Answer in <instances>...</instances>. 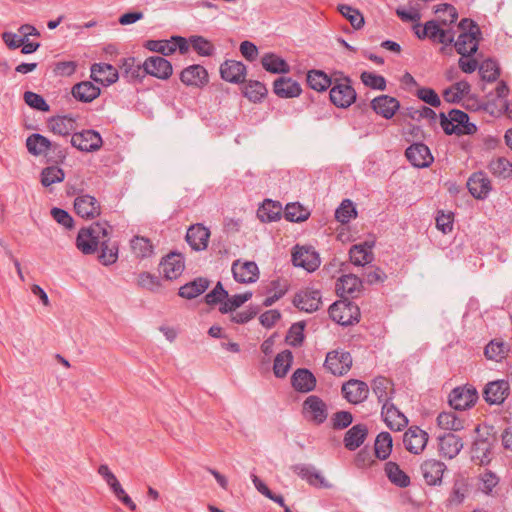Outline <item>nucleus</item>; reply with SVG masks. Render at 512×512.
<instances>
[{
	"instance_id": "dca6fc26",
	"label": "nucleus",
	"mask_w": 512,
	"mask_h": 512,
	"mask_svg": "<svg viewBox=\"0 0 512 512\" xmlns=\"http://www.w3.org/2000/svg\"><path fill=\"white\" fill-rule=\"evenodd\" d=\"M478 396L475 389L457 387L449 396V403L455 410H465L476 402Z\"/></svg>"
},
{
	"instance_id": "de8ad7c7",
	"label": "nucleus",
	"mask_w": 512,
	"mask_h": 512,
	"mask_svg": "<svg viewBox=\"0 0 512 512\" xmlns=\"http://www.w3.org/2000/svg\"><path fill=\"white\" fill-rule=\"evenodd\" d=\"M437 424L440 428L449 431H459L464 428V420L452 411L440 413L437 417Z\"/></svg>"
},
{
	"instance_id": "9d476101",
	"label": "nucleus",
	"mask_w": 512,
	"mask_h": 512,
	"mask_svg": "<svg viewBox=\"0 0 512 512\" xmlns=\"http://www.w3.org/2000/svg\"><path fill=\"white\" fill-rule=\"evenodd\" d=\"M341 391L349 403L359 404L367 399L369 387L364 381L350 379L342 385Z\"/></svg>"
},
{
	"instance_id": "13d9d810",
	"label": "nucleus",
	"mask_w": 512,
	"mask_h": 512,
	"mask_svg": "<svg viewBox=\"0 0 512 512\" xmlns=\"http://www.w3.org/2000/svg\"><path fill=\"white\" fill-rule=\"evenodd\" d=\"M338 10L355 29H360L364 25V17L359 10L345 4L339 5Z\"/></svg>"
},
{
	"instance_id": "69168bd1",
	"label": "nucleus",
	"mask_w": 512,
	"mask_h": 512,
	"mask_svg": "<svg viewBox=\"0 0 512 512\" xmlns=\"http://www.w3.org/2000/svg\"><path fill=\"white\" fill-rule=\"evenodd\" d=\"M145 48L162 55H170L176 51V46H171L170 41L166 40H148Z\"/></svg>"
},
{
	"instance_id": "774afa93",
	"label": "nucleus",
	"mask_w": 512,
	"mask_h": 512,
	"mask_svg": "<svg viewBox=\"0 0 512 512\" xmlns=\"http://www.w3.org/2000/svg\"><path fill=\"white\" fill-rule=\"evenodd\" d=\"M227 297L228 292L223 288L222 283L218 282L213 290L205 296V301L208 305H215L219 303L221 306L222 302H224Z\"/></svg>"
},
{
	"instance_id": "f704fd0d",
	"label": "nucleus",
	"mask_w": 512,
	"mask_h": 512,
	"mask_svg": "<svg viewBox=\"0 0 512 512\" xmlns=\"http://www.w3.org/2000/svg\"><path fill=\"white\" fill-rule=\"evenodd\" d=\"M263 68L270 73L286 74L290 72L289 64L275 53H266L261 58Z\"/></svg>"
},
{
	"instance_id": "79ce46f5",
	"label": "nucleus",
	"mask_w": 512,
	"mask_h": 512,
	"mask_svg": "<svg viewBox=\"0 0 512 512\" xmlns=\"http://www.w3.org/2000/svg\"><path fill=\"white\" fill-rule=\"evenodd\" d=\"M282 207L280 204L265 200L257 211V216L262 222H273L280 218Z\"/></svg>"
},
{
	"instance_id": "473e14b6",
	"label": "nucleus",
	"mask_w": 512,
	"mask_h": 512,
	"mask_svg": "<svg viewBox=\"0 0 512 512\" xmlns=\"http://www.w3.org/2000/svg\"><path fill=\"white\" fill-rule=\"evenodd\" d=\"M48 127L54 134L67 136L76 130V120L72 116H55L49 119Z\"/></svg>"
},
{
	"instance_id": "37998d69",
	"label": "nucleus",
	"mask_w": 512,
	"mask_h": 512,
	"mask_svg": "<svg viewBox=\"0 0 512 512\" xmlns=\"http://www.w3.org/2000/svg\"><path fill=\"white\" fill-rule=\"evenodd\" d=\"M393 441L390 433L381 432L377 435L374 443L375 456L380 460L389 457L392 451Z\"/></svg>"
},
{
	"instance_id": "2eb2a0df",
	"label": "nucleus",
	"mask_w": 512,
	"mask_h": 512,
	"mask_svg": "<svg viewBox=\"0 0 512 512\" xmlns=\"http://www.w3.org/2000/svg\"><path fill=\"white\" fill-rule=\"evenodd\" d=\"M428 442V434L417 426L410 427L403 437L405 448L413 453L420 454L426 447Z\"/></svg>"
},
{
	"instance_id": "bf43d9fd",
	"label": "nucleus",
	"mask_w": 512,
	"mask_h": 512,
	"mask_svg": "<svg viewBox=\"0 0 512 512\" xmlns=\"http://www.w3.org/2000/svg\"><path fill=\"white\" fill-rule=\"evenodd\" d=\"M356 217V209L349 199L342 201L341 205L335 211V218L337 221L345 224L352 218Z\"/></svg>"
},
{
	"instance_id": "7c9ffc66",
	"label": "nucleus",
	"mask_w": 512,
	"mask_h": 512,
	"mask_svg": "<svg viewBox=\"0 0 512 512\" xmlns=\"http://www.w3.org/2000/svg\"><path fill=\"white\" fill-rule=\"evenodd\" d=\"M291 384L296 391L307 393L316 387V378L308 369L299 368L293 373Z\"/></svg>"
},
{
	"instance_id": "a878e982",
	"label": "nucleus",
	"mask_w": 512,
	"mask_h": 512,
	"mask_svg": "<svg viewBox=\"0 0 512 512\" xmlns=\"http://www.w3.org/2000/svg\"><path fill=\"white\" fill-rule=\"evenodd\" d=\"M372 109L385 119L392 118L400 107L399 101L388 95H381L371 102Z\"/></svg>"
},
{
	"instance_id": "4d7b16f0",
	"label": "nucleus",
	"mask_w": 512,
	"mask_h": 512,
	"mask_svg": "<svg viewBox=\"0 0 512 512\" xmlns=\"http://www.w3.org/2000/svg\"><path fill=\"white\" fill-rule=\"evenodd\" d=\"M284 215L290 222H302L309 217V212L299 203H291L286 205Z\"/></svg>"
},
{
	"instance_id": "72a5a7b5",
	"label": "nucleus",
	"mask_w": 512,
	"mask_h": 512,
	"mask_svg": "<svg viewBox=\"0 0 512 512\" xmlns=\"http://www.w3.org/2000/svg\"><path fill=\"white\" fill-rule=\"evenodd\" d=\"M368 434V429L364 424H357L351 427L344 436V445L350 450L354 451L365 441Z\"/></svg>"
},
{
	"instance_id": "9b49d317",
	"label": "nucleus",
	"mask_w": 512,
	"mask_h": 512,
	"mask_svg": "<svg viewBox=\"0 0 512 512\" xmlns=\"http://www.w3.org/2000/svg\"><path fill=\"white\" fill-rule=\"evenodd\" d=\"M292 262L295 266L304 268L308 272L315 271L320 265V257L310 247H296L292 253Z\"/></svg>"
},
{
	"instance_id": "4468645a",
	"label": "nucleus",
	"mask_w": 512,
	"mask_h": 512,
	"mask_svg": "<svg viewBox=\"0 0 512 512\" xmlns=\"http://www.w3.org/2000/svg\"><path fill=\"white\" fill-rule=\"evenodd\" d=\"M232 273L237 282L244 284L254 283L259 278L258 266L253 261H235L232 265Z\"/></svg>"
},
{
	"instance_id": "a19ab883",
	"label": "nucleus",
	"mask_w": 512,
	"mask_h": 512,
	"mask_svg": "<svg viewBox=\"0 0 512 512\" xmlns=\"http://www.w3.org/2000/svg\"><path fill=\"white\" fill-rule=\"evenodd\" d=\"M470 89L471 86L467 81H459L445 89L443 97L449 103H458L470 92Z\"/></svg>"
},
{
	"instance_id": "c9c22d12",
	"label": "nucleus",
	"mask_w": 512,
	"mask_h": 512,
	"mask_svg": "<svg viewBox=\"0 0 512 512\" xmlns=\"http://www.w3.org/2000/svg\"><path fill=\"white\" fill-rule=\"evenodd\" d=\"M209 280L199 277L193 281L186 283L179 289V296L186 299H193L202 294L209 287Z\"/></svg>"
},
{
	"instance_id": "7ed1b4c3",
	"label": "nucleus",
	"mask_w": 512,
	"mask_h": 512,
	"mask_svg": "<svg viewBox=\"0 0 512 512\" xmlns=\"http://www.w3.org/2000/svg\"><path fill=\"white\" fill-rule=\"evenodd\" d=\"M331 319L342 326L353 325L360 319L359 307L346 299L334 302L329 307Z\"/></svg>"
},
{
	"instance_id": "20e7f679",
	"label": "nucleus",
	"mask_w": 512,
	"mask_h": 512,
	"mask_svg": "<svg viewBox=\"0 0 512 512\" xmlns=\"http://www.w3.org/2000/svg\"><path fill=\"white\" fill-rule=\"evenodd\" d=\"M302 412L304 418L315 425L323 424L328 417L326 403L316 395H310L304 400Z\"/></svg>"
},
{
	"instance_id": "0eeeda50",
	"label": "nucleus",
	"mask_w": 512,
	"mask_h": 512,
	"mask_svg": "<svg viewBox=\"0 0 512 512\" xmlns=\"http://www.w3.org/2000/svg\"><path fill=\"white\" fill-rule=\"evenodd\" d=\"M70 142L73 147L83 152L97 151L103 143L100 134L94 130L73 133Z\"/></svg>"
},
{
	"instance_id": "ddd939ff",
	"label": "nucleus",
	"mask_w": 512,
	"mask_h": 512,
	"mask_svg": "<svg viewBox=\"0 0 512 512\" xmlns=\"http://www.w3.org/2000/svg\"><path fill=\"white\" fill-rule=\"evenodd\" d=\"M420 470L427 485L437 486L442 483L446 465L436 459H427L421 464Z\"/></svg>"
},
{
	"instance_id": "603ef678",
	"label": "nucleus",
	"mask_w": 512,
	"mask_h": 512,
	"mask_svg": "<svg viewBox=\"0 0 512 512\" xmlns=\"http://www.w3.org/2000/svg\"><path fill=\"white\" fill-rule=\"evenodd\" d=\"M64 171L57 166H49L41 172V184L44 187H49L55 183H60L64 180Z\"/></svg>"
},
{
	"instance_id": "bb28decb",
	"label": "nucleus",
	"mask_w": 512,
	"mask_h": 512,
	"mask_svg": "<svg viewBox=\"0 0 512 512\" xmlns=\"http://www.w3.org/2000/svg\"><path fill=\"white\" fill-rule=\"evenodd\" d=\"M209 237L210 231L201 224L192 225L186 233V241L196 251L206 249Z\"/></svg>"
},
{
	"instance_id": "b1692460",
	"label": "nucleus",
	"mask_w": 512,
	"mask_h": 512,
	"mask_svg": "<svg viewBox=\"0 0 512 512\" xmlns=\"http://www.w3.org/2000/svg\"><path fill=\"white\" fill-rule=\"evenodd\" d=\"M117 69L106 63H95L91 67V78L102 85H111L118 80Z\"/></svg>"
},
{
	"instance_id": "aec40b11",
	"label": "nucleus",
	"mask_w": 512,
	"mask_h": 512,
	"mask_svg": "<svg viewBox=\"0 0 512 512\" xmlns=\"http://www.w3.org/2000/svg\"><path fill=\"white\" fill-rule=\"evenodd\" d=\"M405 155L409 162L415 167H427L432 161L433 157L429 148L422 143H415L406 149Z\"/></svg>"
},
{
	"instance_id": "39448f33",
	"label": "nucleus",
	"mask_w": 512,
	"mask_h": 512,
	"mask_svg": "<svg viewBox=\"0 0 512 512\" xmlns=\"http://www.w3.org/2000/svg\"><path fill=\"white\" fill-rule=\"evenodd\" d=\"M331 102L339 108H347L356 100L355 89L350 85L348 78L344 81H336L330 90Z\"/></svg>"
},
{
	"instance_id": "8fccbe9b",
	"label": "nucleus",
	"mask_w": 512,
	"mask_h": 512,
	"mask_svg": "<svg viewBox=\"0 0 512 512\" xmlns=\"http://www.w3.org/2000/svg\"><path fill=\"white\" fill-rule=\"evenodd\" d=\"M131 249L138 258H147L153 254V245L148 238L135 236L131 240Z\"/></svg>"
},
{
	"instance_id": "6e6552de",
	"label": "nucleus",
	"mask_w": 512,
	"mask_h": 512,
	"mask_svg": "<svg viewBox=\"0 0 512 512\" xmlns=\"http://www.w3.org/2000/svg\"><path fill=\"white\" fill-rule=\"evenodd\" d=\"M480 35L481 32L478 26H475L474 29L470 31L462 32L454 44L457 53L463 57L476 53Z\"/></svg>"
},
{
	"instance_id": "6e6d98bb",
	"label": "nucleus",
	"mask_w": 512,
	"mask_h": 512,
	"mask_svg": "<svg viewBox=\"0 0 512 512\" xmlns=\"http://www.w3.org/2000/svg\"><path fill=\"white\" fill-rule=\"evenodd\" d=\"M489 169L495 176L507 178L512 173V163L504 157H498L491 160Z\"/></svg>"
},
{
	"instance_id": "49530a36",
	"label": "nucleus",
	"mask_w": 512,
	"mask_h": 512,
	"mask_svg": "<svg viewBox=\"0 0 512 512\" xmlns=\"http://www.w3.org/2000/svg\"><path fill=\"white\" fill-rule=\"evenodd\" d=\"M385 473L388 479L399 487H407L410 484V478L395 462L389 461L385 464Z\"/></svg>"
},
{
	"instance_id": "f03ea898",
	"label": "nucleus",
	"mask_w": 512,
	"mask_h": 512,
	"mask_svg": "<svg viewBox=\"0 0 512 512\" xmlns=\"http://www.w3.org/2000/svg\"><path fill=\"white\" fill-rule=\"evenodd\" d=\"M440 125L448 135L472 133L476 130V126L469 123L467 113L457 109H452L448 117L445 113H440Z\"/></svg>"
},
{
	"instance_id": "052dcab7",
	"label": "nucleus",
	"mask_w": 512,
	"mask_h": 512,
	"mask_svg": "<svg viewBox=\"0 0 512 512\" xmlns=\"http://www.w3.org/2000/svg\"><path fill=\"white\" fill-rule=\"evenodd\" d=\"M479 72L483 80L487 82H494L499 77V67L493 60H485L479 66Z\"/></svg>"
},
{
	"instance_id": "a211bd4d",
	"label": "nucleus",
	"mask_w": 512,
	"mask_h": 512,
	"mask_svg": "<svg viewBox=\"0 0 512 512\" xmlns=\"http://www.w3.org/2000/svg\"><path fill=\"white\" fill-rule=\"evenodd\" d=\"M462 448V439L453 433H446L438 437V452L444 458H455Z\"/></svg>"
},
{
	"instance_id": "a18cd8bd",
	"label": "nucleus",
	"mask_w": 512,
	"mask_h": 512,
	"mask_svg": "<svg viewBox=\"0 0 512 512\" xmlns=\"http://www.w3.org/2000/svg\"><path fill=\"white\" fill-rule=\"evenodd\" d=\"M307 83L311 89L322 92L332 85V80L323 71L311 70L307 74Z\"/></svg>"
},
{
	"instance_id": "e433bc0d",
	"label": "nucleus",
	"mask_w": 512,
	"mask_h": 512,
	"mask_svg": "<svg viewBox=\"0 0 512 512\" xmlns=\"http://www.w3.org/2000/svg\"><path fill=\"white\" fill-rule=\"evenodd\" d=\"M361 287V279L353 274L343 275L336 284V290L341 297L353 296Z\"/></svg>"
},
{
	"instance_id": "0e129e2a",
	"label": "nucleus",
	"mask_w": 512,
	"mask_h": 512,
	"mask_svg": "<svg viewBox=\"0 0 512 512\" xmlns=\"http://www.w3.org/2000/svg\"><path fill=\"white\" fill-rule=\"evenodd\" d=\"M360 78L364 85L371 87L373 89L385 90L386 88V80L381 75L364 71L361 73Z\"/></svg>"
},
{
	"instance_id": "c85d7f7f",
	"label": "nucleus",
	"mask_w": 512,
	"mask_h": 512,
	"mask_svg": "<svg viewBox=\"0 0 512 512\" xmlns=\"http://www.w3.org/2000/svg\"><path fill=\"white\" fill-rule=\"evenodd\" d=\"M273 91L280 98H294L301 94V86L290 77H279L273 83Z\"/></svg>"
},
{
	"instance_id": "5fc2aeb1",
	"label": "nucleus",
	"mask_w": 512,
	"mask_h": 512,
	"mask_svg": "<svg viewBox=\"0 0 512 512\" xmlns=\"http://www.w3.org/2000/svg\"><path fill=\"white\" fill-rule=\"evenodd\" d=\"M267 94V88L259 81H248L244 87V95L252 102L261 101Z\"/></svg>"
},
{
	"instance_id": "58836bf2",
	"label": "nucleus",
	"mask_w": 512,
	"mask_h": 512,
	"mask_svg": "<svg viewBox=\"0 0 512 512\" xmlns=\"http://www.w3.org/2000/svg\"><path fill=\"white\" fill-rule=\"evenodd\" d=\"M372 245L367 242L353 245L349 251L350 260L354 265L364 266L372 261Z\"/></svg>"
},
{
	"instance_id": "ea45409f",
	"label": "nucleus",
	"mask_w": 512,
	"mask_h": 512,
	"mask_svg": "<svg viewBox=\"0 0 512 512\" xmlns=\"http://www.w3.org/2000/svg\"><path fill=\"white\" fill-rule=\"evenodd\" d=\"M492 444L487 439H477L472 446V459L480 465H486L491 460Z\"/></svg>"
},
{
	"instance_id": "393cba45",
	"label": "nucleus",
	"mask_w": 512,
	"mask_h": 512,
	"mask_svg": "<svg viewBox=\"0 0 512 512\" xmlns=\"http://www.w3.org/2000/svg\"><path fill=\"white\" fill-rule=\"evenodd\" d=\"M294 305L305 312H314L319 309L321 295L318 290H305L296 294Z\"/></svg>"
},
{
	"instance_id": "3c124183",
	"label": "nucleus",
	"mask_w": 512,
	"mask_h": 512,
	"mask_svg": "<svg viewBox=\"0 0 512 512\" xmlns=\"http://www.w3.org/2000/svg\"><path fill=\"white\" fill-rule=\"evenodd\" d=\"M252 292H245L243 294H236L231 297H227L222 305L219 307V311L223 314L232 312L243 305L245 302L250 300Z\"/></svg>"
},
{
	"instance_id": "c756f323",
	"label": "nucleus",
	"mask_w": 512,
	"mask_h": 512,
	"mask_svg": "<svg viewBox=\"0 0 512 512\" xmlns=\"http://www.w3.org/2000/svg\"><path fill=\"white\" fill-rule=\"evenodd\" d=\"M222 79L231 83H240L246 75V67L243 63L234 60H226L220 66Z\"/></svg>"
},
{
	"instance_id": "cd10ccee",
	"label": "nucleus",
	"mask_w": 512,
	"mask_h": 512,
	"mask_svg": "<svg viewBox=\"0 0 512 512\" xmlns=\"http://www.w3.org/2000/svg\"><path fill=\"white\" fill-rule=\"evenodd\" d=\"M180 79L187 86L200 87L208 82V73L203 66L195 64L185 68Z\"/></svg>"
},
{
	"instance_id": "4c0bfd02",
	"label": "nucleus",
	"mask_w": 512,
	"mask_h": 512,
	"mask_svg": "<svg viewBox=\"0 0 512 512\" xmlns=\"http://www.w3.org/2000/svg\"><path fill=\"white\" fill-rule=\"evenodd\" d=\"M120 69L128 81H136L144 77L143 63L138 62L134 57L123 59Z\"/></svg>"
},
{
	"instance_id": "423d86ee",
	"label": "nucleus",
	"mask_w": 512,
	"mask_h": 512,
	"mask_svg": "<svg viewBox=\"0 0 512 512\" xmlns=\"http://www.w3.org/2000/svg\"><path fill=\"white\" fill-rule=\"evenodd\" d=\"M325 368L335 376H343L352 367V357L344 350H334L326 355Z\"/></svg>"
},
{
	"instance_id": "338daca9",
	"label": "nucleus",
	"mask_w": 512,
	"mask_h": 512,
	"mask_svg": "<svg viewBox=\"0 0 512 512\" xmlns=\"http://www.w3.org/2000/svg\"><path fill=\"white\" fill-rule=\"evenodd\" d=\"M484 353L488 359L495 360L498 362L504 358L506 354V348L502 342L491 341L485 347Z\"/></svg>"
},
{
	"instance_id": "09e8293b",
	"label": "nucleus",
	"mask_w": 512,
	"mask_h": 512,
	"mask_svg": "<svg viewBox=\"0 0 512 512\" xmlns=\"http://www.w3.org/2000/svg\"><path fill=\"white\" fill-rule=\"evenodd\" d=\"M293 355L290 350H284L277 354L274 360L273 372L277 378H283L290 370Z\"/></svg>"
},
{
	"instance_id": "1a4fd4ad",
	"label": "nucleus",
	"mask_w": 512,
	"mask_h": 512,
	"mask_svg": "<svg viewBox=\"0 0 512 512\" xmlns=\"http://www.w3.org/2000/svg\"><path fill=\"white\" fill-rule=\"evenodd\" d=\"M144 76L149 74L161 80L168 79L173 72L171 63L161 56L148 57L143 62Z\"/></svg>"
},
{
	"instance_id": "864d4df0",
	"label": "nucleus",
	"mask_w": 512,
	"mask_h": 512,
	"mask_svg": "<svg viewBox=\"0 0 512 512\" xmlns=\"http://www.w3.org/2000/svg\"><path fill=\"white\" fill-rule=\"evenodd\" d=\"M189 42L193 50L200 56H212L215 52L212 42L203 36L193 35L189 38Z\"/></svg>"
},
{
	"instance_id": "c03bdc74",
	"label": "nucleus",
	"mask_w": 512,
	"mask_h": 512,
	"mask_svg": "<svg viewBox=\"0 0 512 512\" xmlns=\"http://www.w3.org/2000/svg\"><path fill=\"white\" fill-rule=\"evenodd\" d=\"M372 390L380 403L390 402L393 388L389 379L385 377L375 378L372 382Z\"/></svg>"
},
{
	"instance_id": "412c9836",
	"label": "nucleus",
	"mask_w": 512,
	"mask_h": 512,
	"mask_svg": "<svg viewBox=\"0 0 512 512\" xmlns=\"http://www.w3.org/2000/svg\"><path fill=\"white\" fill-rule=\"evenodd\" d=\"M509 383L506 380L489 382L484 391V399L490 404H501L509 394Z\"/></svg>"
},
{
	"instance_id": "f3484780",
	"label": "nucleus",
	"mask_w": 512,
	"mask_h": 512,
	"mask_svg": "<svg viewBox=\"0 0 512 512\" xmlns=\"http://www.w3.org/2000/svg\"><path fill=\"white\" fill-rule=\"evenodd\" d=\"M164 277L168 280L177 279L184 271V257L180 253L171 252L160 263Z\"/></svg>"
},
{
	"instance_id": "f257e3e1",
	"label": "nucleus",
	"mask_w": 512,
	"mask_h": 512,
	"mask_svg": "<svg viewBox=\"0 0 512 512\" xmlns=\"http://www.w3.org/2000/svg\"><path fill=\"white\" fill-rule=\"evenodd\" d=\"M110 231L107 222H95L82 228L76 238V247L85 255L94 254L100 248L99 261L105 266L111 265L118 259V245L110 242Z\"/></svg>"
},
{
	"instance_id": "f8f14e48",
	"label": "nucleus",
	"mask_w": 512,
	"mask_h": 512,
	"mask_svg": "<svg viewBox=\"0 0 512 512\" xmlns=\"http://www.w3.org/2000/svg\"><path fill=\"white\" fill-rule=\"evenodd\" d=\"M74 209L77 215L84 219L96 218L101 213L98 200L88 194L79 195L75 198Z\"/></svg>"
},
{
	"instance_id": "4be33fe9",
	"label": "nucleus",
	"mask_w": 512,
	"mask_h": 512,
	"mask_svg": "<svg viewBox=\"0 0 512 512\" xmlns=\"http://www.w3.org/2000/svg\"><path fill=\"white\" fill-rule=\"evenodd\" d=\"M386 425L394 431H400L408 424V419L391 402L384 403L381 411Z\"/></svg>"
},
{
	"instance_id": "680f3d73",
	"label": "nucleus",
	"mask_w": 512,
	"mask_h": 512,
	"mask_svg": "<svg viewBox=\"0 0 512 512\" xmlns=\"http://www.w3.org/2000/svg\"><path fill=\"white\" fill-rule=\"evenodd\" d=\"M435 13L441 14L443 13V16L439 15L441 24L446 26L454 23L458 18L457 10L454 6L444 3L439 4L436 6Z\"/></svg>"
},
{
	"instance_id": "6ab92c4d",
	"label": "nucleus",
	"mask_w": 512,
	"mask_h": 512,
	"mask_svg": "<svg viewBox=\"0 0 512 512\" xmlns=\"http://www.w3.org/2000/svg\"><path fill=\"white\" fill-rule=\"evenodd\" d=\"M467 187L476 199L487 198L492 189L491 181L483 172L473 173L467 181Z\"/></svg>"
},
{
	"instance_id": "e2e57ef3",
	"label": "nucleus",
	"mask_w": 512,
	"mask_h": 512,
	"mask_svg": "<svg viewBox=\"0 0 512 512\" xmlns=\"http://www.w3.org/2000/svg\"><path fill=\"white\" fill-rule=\"evenodd\" d=\"M23 99L28 106L35 110L42 112H48L50 110V106L46 103L45 99L37 93L26 91L23 95Z\"/></svg>"
},
{
	"instance_id": "2f4dec72",
	"label": "nucleus",
	"mask_w": 512,
	"mask_h": 512,
	"mask_svg": "<svg viewBox=\"0 0 512 512\" xmlns=\"http://www.w3.org/2000/svg\"><path fill=\"white\" fill-rule=\"evenodd\" d=\"M100 92V88L90 81H82L77 83L72 87L71 90L73 97L76 100L84 103L92 102L100 95Z\"/></svg>"
},
{
	"instance_id": "5701e85b",
	"label": "nucleus",
	"mask_w": 512,
	"mask_h": 512,
	"mask_svg": "<svg viewBox=\"0 0 512 512\" xmlns=\"http://www.w3.org/2000/svg\"><path fill=\"white\" fill-rule=\"evenodd\" d=\"M26 147L30 154L33 156H40L45 154L48 150H59L60 146L56 143H52L45 136L34 133L27 137Z\"/></svg>"
}]
</instances>
